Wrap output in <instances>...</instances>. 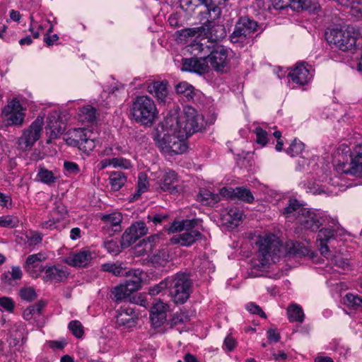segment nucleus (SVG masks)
Listing matches in <instances>:
<instances>
[{"mask_svg": "<svg viewBox=\"0 0 362 362\" xmlns=\"http://www.w3.org/2000/svg\"><path fill=\"white\" fill-rule=\"evenodd\" d=\"M96 109L90 105H86L81 109L83 121L88 123H93L96 121Z\"/></svg>", "mask_w": 362, "mask_h": 362, "instance_id": "79ce46f5", "label": "nucleus"}, {"mask_svg": "<svg viewBox=\"0 0 362 362\" xmlns=\"http://www.w3.org/2000/svg\"><path fill=\"white\" fill-rule=\"evenodd\" d=\"M328 219L327 216L320 212L305 209L301 214L298 222L305 229L317 231Z\"/></svg>", "mask_w": 362, "mask_h": 362, "instance_id": "f8f14e48", "label": "nucleus"}, {"mask_svg": "<svg viewBox=\"0 0 362 362\" xmlns=\"http://www.w3.org/2000/svg\"><path fill=\"white\" fill-rule=\"evenodd\" d=\"M199 196L202 202H208L211 200V202H207V204H211V202H213V203H216L220 200L218 194H215L206 189H201L199 192Z\"/></svg>", "mask_w": 362, "mask_h": 362, "instance_id": "603ef678", "label": "nucleus"}, {"mask_svg": "<svg viewBox=\"0 0 362 362\" xmlns=\"http://www.w3.org/2000/svg\"><path fill=\"white\" fill-rule=\"evenodd\" d=\"M227 216H228V218H226L227 221L231 224L237 226L243 218V211L236 207L230 208L227 209Z\"/></svg>", "mask_w": 362, "mask_h": 362, "instance_id": "37998d69", "label": "nucleus"}, {"mask_svg": "<svg viewBox=\"0 0 362 362\" xmlns=\"http://www.w3.org/2000/svg\"><path fill=\"white\" fill-rule=\"evenodd\" d=\"M218 43L211 42L208 40L206 43L194 42L191 45L192 52L195 54L199 55V57H203L205 61L209 60V56L212 52V49L215 47V45Z\"/></svg>", "mask_w": 362, "mask_h": 362, "instance_id": "7c9ffc66", "label": "nucleus"}, {"mask_svg": "<svg viewBox=\"0 0 362 362\" xmlns=\"http://www.w3.org/2000/svg\"><path fill=\"white\" fill-rule=\"evenodd\" d=\"M303 149L304 144L295 139L286 151L287 154L290 155L291 157H294L301 153Z\"/></svg>", "mask_w": 362, "mask_h": 362, "instance_id": "49530a36", "label": "nucleus"}, {"mask_svg": "<svg viewBox=\"0 0 362 362\" xmlns=\"http://www.w3.org/2000/svg\"><path fill=\"white\" fill-rule=\"evenodd\" d=\"M151 320L152 322V324L155 327H160L166 320V313H164L163 312H161V313L154 312L153 310H151Z\"/></svg>", "mask_w": 362, "mask_h": 362, "instance_id": "3c124183", "label": "nucleus"}, {"mask_svg": "<svg viewBox=\"0 0 362 362\" xmlns=\"http://www.w3.org/2000/svg\"><path fill=\"white\" fill-rule=\"evenodd\" d=\"M281 247V243L274 234H268L261 238L259 241V257L261 264L265 266L269 263L270 258L279 256Z\"/></svg>", "mask_w": 362, "mask_h": 362, "instance_id": "0eeeda50", "label": "nucleus"}, {"mask_svg": "<svg viewBox=\"0 0 362 362\" xmlns=\"http://www.w3.org/2000/svg\"><path fill=\"white\" fill-rule=\"evenodd\" d=\"M127 177L120 171L112 172L109 177V182L113 191H119L126 183Z\"/></svg>", "mask_w": 362, "mask_h": 362, "instance_id": "f704fd0d", "label": "nucleus"}, {"mask_svg": "<svg viewBox=\"0 0 362 362\" xmlns=\"http://www.w3.org/2000/svg\"><path fill=\"white\" fill-rule=\"evenodd\" d=\"M327 40L342 51L351 49L356 42V38L349 30L334 28L327 33Z\"/></svg>", "mask_w": 362, "mask_h": 362, "instance_id": "1a4fd4ad", "label": "nucleus"}, {"mask_svg": "<svg viewBox=\"0 0 362 362\" xmlns=\"http://www.w3.org/2000/svg\"><path fill=\"white\" fill-rule=\"evenodd\" d=\"M112 166L115 168H122L124 169H129L132 168L131 162L124 158H111Z\"/></svg>", "mask_w": 362, "mask_h": 362, "instance_id": "5fc2aeb1", "label": "nucleus"}, {"mask_svg": "<svg viewBox=\"0 0 362 362\" xmlns=\"http://www.w3.org/2000/svg\"><path fill=\"white\" fill-rule=\"evenodd\" d=\"M256 142L262 146H265L267 143V132L262 127L255 128Z\"/></svg>", "mask_w": 362, "mask_h": 362, "instance_id": "6e6d98bb", "label": "nucleus"}, {"mask_svg": "<svg viewBox=\"0 0 362 362\" xmlns=\"http://www.w3.org/2000/svg\"><path fill=\"white\" fill-rule=\"evenodd\" d=\"M288 319L291 322H302L304 320V313L300 307L297 305L289 306L287 309Z\"/></svg>", "mask_w": 362, "mask_h": 362, "instance_id": "ea45409f", "label": "nucleus"}, {"mask_svg": "<svg viewBox=\"0 0 362 362\" xmlns=\"http://www.w3.org/2000/svg\"><path fill=\"white\" fill-rule=\"evenodd\" d=\"M177 174L173 170L165 172L162 178L158 182L159 187L163 192L170 193L178 192L180 188Z\"/></svg>", "mask_w": 362, "mask_h": 362, "instance_id": "412c9836", "label": "nucleus"}, {"mask_svg": "<svg viewBox=\"0 0 362 362\" xmlns=\"http://www.w3.org/2000/svg\"><path fill=\"white\" fill-rule=\"evenodd\" d=\"M344 303L350 308L358 309L362 308V298L352 293H347L345 296Z\"/></svg>", "mask_w": 362, "mask_h": 362, "instance_id": "a18cd8bd", "label": "nucleus"}, {"mask_svg": "<svg viewBox=\"0 0 362 362\" xmlns=\"http://www.w3.org/2000/svg\"><path fill=\"white\" fill-rule=\"evenodd\" d=\"M37 178L41 182L51 186L56 182L59 176L56 175L53 171L40 166L38 169Z\"/></svg>", "mask_w": 362, "mask_h": 362, "instance_id": "72a5a7b5", "label": "nucleus"}, {"mask_svg": "<svg viewBox=\"0 0 362 362\" xmlns=\"http://www.w3.org/2000/svg\"><path fill=\"white\" fill-rule=\"evenodd\" d=\"M66 129V124L63 122L58 112H51L47 117V129L50 131L52 138H57L62 135Z\"/></svg>", "mask_w": 362, "mask_h": 362, "instance_id": "5701e85b", "label": "nucleus"}, {"mask_svg": "<svg viewBox=\"0 0 362 362\" xmlns=\"http://www.w3.org/2000/svg\"><path fill=\"white\" fill-rule=\"evenodd\" d=\"M101 220L106 223L110 226L112 227L115 232L120 231V223L122 221V216L120 213H112L110 214L103 215Z\"/></svg>", "mask_w": 362, "mask_h": 362, "instance_id": "4c0bfd02", "label": "nucleus"}, {"mask_svg": "<svg viewBox=\"0 0 362 362\" xmlns=\"http://www.w3.org/2000/svg\"><path fill=\"white\" fill-rule=\"evenodd\" d=\"M19 220L16 216H0V226L1 227H11L16 228L18 226Z\"/></svg>", "mask_w": 362, "mask_h": 362, "instance_id": "8fccbe9b", "label": "nucleus"}, {"mask_svg": "<svg viewBox=\"0 0 362 362\" xmlns=\"http://www.w3.org/2000/svg\"><path fill=\"white\" fill-rule=\"evenodd\" d=\"M192 291V281L185 273L169 276V294L176 304L185 303Z\"/></svg>", "mask_w": 362, "mask_h": 362, "instance_id": "7ed1b4c3", "label": "nucleus"}, {"mask_svg": "<svg viewBox=\"0 0 362 362\" xmlns=\"http://www.w3.org/2000/svg\"><path fill=\"white\" fill-rule=\"evenodd\" d=\"M0 306L6 311L12 313L15 308V303L11 298L3 296L0 297Z\"/></svg>", "mask_w": 362, "mask_h": 362, "instance_id": "864d4df0", "label": "nucleus"}, {"mask_svg": "<svg viewBox=\"0 0 362 362\" xmlns=\"http://www.w3.org/2000/svg\"><path fill=\"white\" fill-rule=\"evenodd\" d=\"M223 2V0H214L212 2H207L206 4H200L206 7V10L204 12H201L202 16L201 21L202 24H206V29L210 28L212 21L220 18L221 15V9L219 5Z\"/></svg>", "mask_w": 362, "mask_h": 362, "instance_id": "dca6fc26", "label": "nucleus"}, {"mask_svg": "<svg viewBox=\"0 0 362 362\" xmlns=\"http://www.w3.org/2000/svg\"><path fill=\"white\" fill-rule=\"evenodd\" d=\"M231 52L223 45L217 44L212 49L209 56L207 63L210 64L211 68L218 74H227L231 69L230 53Z\"/></svg>", "mask_w": 362, "mask_h": 362, "instance_id": "6e6552de", "label": "nucleus"}, {"mask_svg": "<svg viewBox=\"0 0 362 362\" xmlns=\"http://www.w3.org/2000/svg\"><path fill=\"white\" fill-rule=\"evenodd\" d=\"M267 334V339L270 343H276L280 340V334L276 329H269Z\"/></svg>", "mask_w": 362, "mask_h": 362, "instance_id": "0e129e2a", "label": "nucleus"}, {"mask_svg": "<svg viewBox=\"0 0 362 362\" xmlns=\"http://www.w3.org/2000/svg\"><path fill=\"white\" fill-rule=\"evenodd\" d=\"M69 329L76 338H81L83 335V327L78 320H72L69 323Z\"/></svg>", "mask_w": 362, "mask_h": 362, "instance_id": "09e8293b", "label": "nucleus"}, {"mask_svg": "<svg viewBox=\"0 0 362 362\" xmlns=\"http://www.w3.org/2000/svg\"><path fill=\"white\" fill-rule=\"evenodd\" d=\"M44 259H45V257L42 253L29 255L26 259L23 268L32 278H37L40 272L43 270V268L40 266V263Z\"/></svg>", "mask_w": 362, "mask_h": 362, "instance_id": "4be33fe9", "label": "nucleus"}, {"mask_svg": "<svg viewBox=\"0 0 362 362\" xmlns=\"http://www.w3.org/2000/svg\"><path fill=\"white\" fill-rule=\"evenodd\" d=\"M328 221L326 222L329 224V227L322 228L319 230L317 240L329 243L331 240L335 238L337 233L338 222L336 219L331 218L330 217H328Z\"/></svg>", "mask_w": 362, "mask_h": 362, "instance_id": "c85d7f7f", "label": "nucleus"}, {"mask_svg": "<svg viewBox=\"0 0 362 362\" xmlns=\"http://www.w3.org/2000/svg\"><path fill=\"white\" fill-rule=\"evenodd\" d=\"M286 250L288 254L294 256H306L309 254L308 247L298 242H288L286 245Z\"/></svg>", "mask_w": 362, "mask_h": 362, "instance_id": "e433bc0d", "label": "nucleus"}, {"mask_svg": "<svg viewBox=\"0 0 362 362\" xmlns=\"http://www.w3.org/2000/svg\"><path fill=\"white\" fill-rule=\"evenodd\" d=\"M288 76L293 83L300 86H304L311 78L310 71L303 63L298 64Z\"/></svg>", "mask_w": 362, "mask_h": 362, "instance_id": "393cba45", "label": "nucleus"}, {"mask_svg": "<svg viewBox=\"0 0 362 362\" xmlns=\"http://www.w3.org/2000/svg\"><path fill=\"white\" fill-rule=\"evenodd\" d=\"M166 132L163 136L158 140V146L160 150L170 156L182 154L186 151L187 146L184 140L185 136H181L178 132L163 129Z\"/></svg>", "mask_w": 362, "mask_h": 362, "instance_id": "423d86ee", "label": "nucleus"}, {"mask_svg": "<svg viewBox=\"0 0 362 362\" xmlns=\"http://www.w3.org/2000/svg\"><path fill=\"white\" fill-rule=\"evenodd\" d=\"M206 23L202 24L200 27L185 30L184 31L185 33V35L188 36L204 35L209 40L216 43L226 36V30L223 25L215 26L214 21H212L210 28L206 29Z\"/></svg>", "mask_w": 362, "mask_h": 362, "instance_id": "9b49d317", "label": "nucleus"}, {"mask_svg": "<svg viewBox=\"0 0 362 362\" xmlns=\"http://www.w3.org/2000/svg\"><path fill=\"white\" fill-rule=\"evenodd\" d=\"M168 86L167 81H156L148 83L146 90L157 99L159 103L165 104L169 94Z\"/></svg>", "mask_w": 362, "mask_h": 362, "instance_id": "a211bd4d", "label": "nucleus"}, {"mask_svg": "<svg viewBox=\"0 0 362 362\" xmlns=\"http://www.w3.org/2000/svg\"><path fill=\"white\" fill-rule=\"evenodd\" d=\"M104 247L112 255H117L120 252V247L117 241L113 240L104 242Z\"/></svg>", "mask_w": 362, "mask_h": 362, "instance_id": "4d7b16f0", "label": "nucleus"}, {"mask_svg": "<svg viewBox=\"0 0 362 362\" xmlns=\"http://www.w3.org/2000/svg\"><path fill=\"white\" fill-rule=\"evenodd\" d=\"M19 296L22 300L31 302L36 298V293L33 287H23L19 291Z\"/></svg>", "mask_w": 362, "mask_h": 362, "instance_id": "de8ad7c7", "label": "nucleus"}, {"mask_svg": "<svg viewBox=\"0 0 362 362\" xmlns=\"http://www.w3.org/2000/svg\"><path fill=\"white\" fill-rule=\"evenodd\" d=\"M328 242L317 240V247L322 255L327 257L329 253Z\"/></svg>", "mask_w": 362, "mask_h": 362, "instance_id": "774afa93", "label": "nucleus"}, {"mask_svg": "<svg viewBox=\"0 0 362 362\" xmlns=\"http://www.w3.org/2000/svg\"><path fill=\"white\" fill-rule=\"evenodd\" d=\"M64 168L69 174L76 175L80 172L79 166L74 162L65 161L64 163Z\"/></svg>", "mask_w": 362, "mask_h": 362, "instance_id": "052dcab7", "label": "nucleus"}, {"mask_svg": "<svg viewBox=\"0 0 362 362\" xmlns=\"http://www.w3.org/2000/svg\"><path fill=\"white\" fill-rule=\"evenodd\" d=\"M168 309V304L159 300L158 303H156L153 304L151 310H153L154 312H158V313H166V311Z\"/></svg>", "mask_w": 362, "mask_h": 362, "instance_id": "69168bd1", "label": "nucleus"}, {"mask_svg": "<svg viewBox=\"0 0 362 362\" xmlns=\"http://www.w3.org/2000/svg\"><path fill=\"white\" fill-rule=\"evenodd\" d=\"M131 293L124 284H120L112 291V299L116 302L126 300L130 296Z\"/></svg>", "mask_w": 362, "mask_h": 362, "instance_id": "58836bf2", "label": "nucleus"}, {"mask_svg": "<svg viewBox=\"0 0 362 362\" xmlns=\"http://www.w3.org/2000/svg\"><path fill=\"white\" fill-rule=\"evenodd\" d=\"M116 324L119 326L125 327H132L135 326V312L133 308H121L117 311L115 317Z\"/></svg>", "mask_w": 362, "mask_h": 362, "instance_id": "bb28decb", "label": "nucleus"}, {"mask_svg": "<svg viewBox=\"0 0 362 362\" xmlns=\"http://www.w3.org/2000/svg\"><path fill=\"white\" fill-rule=\"evenodd\" d=\"M169 290V277L162 280L160 283L151 287L148 290V293L151 296H155L165 291L166 289Z\"/></svg>", "mask_w": 362, "mask_h": 362, "instance_id": "c03bdc74", "label": "nucleus"}, {"mask_svg": "<svg viewBox=\"0 0 362 362\" xmlns=\"http://www.w3.org/2000/svg\"><path fill=\"white\" fill-rule=\"evenodd\" d=\"M42 271L45 272L44 279L46 281L59 283L67 278L66 271L59 266L45 267Z\"/></svg>", "mask_w": 362, "mask_h": 362, "instance_id": "cd10ccee", "label": "nucleus"}, {"mask_svg": "<svg viewBox=\"0 0 362 362\" xmlns=\"http://www.w3.org/2000/svg\"><path fill=\"white\" fill-rule=\"evenodd\" d=\"M42 119L37 118L18 139L19 148L23 151L30 150L40 139L42 129Z\"/></svg>", "mask_w": 362, "mask_h": 362, "instance_id": "9d476101", "label": "nucleus"}, {"mask_svg": "<svg viewBox=\"0 0 362 362\" xmlns=\"http://www.w3.org/2000/svg\"><path fill=\"white\" fill-rule=\"evenodd\" d=\"M141 274L142 272L141 270L132 269L129 270L125 275L129 279H127L124 284L127 288V290L131 293H133L141 288L142 282Z\"/></svg>", "mask_w": 362, "mask_h": 362, "instance_id": "c756f323", "label": "nucleus"}, {"mask_svg": "<svg viewBox=\"0 0 362 362\" xmlns=\"http://www.w3.org/2000/svg\"><path fill=\"white\" fill-rule=\"evenodd\" d=\"M291 0H273L272 5L274 9L284 10L288 8H291Z\"/></svg>", "mask_w": 362, "mask_h": 362, "instance_id": "bf43d9fd", "label": "nucleus"}, {"mask_svg": "<svg viewBox=\"0 0 362 362\" xmlns=\"http://www.w3.org/2000/svg\"><path fill=\"white\" fill-rule=\"evenodd\" d=\"M291 9L295 11H315L317 8V0H291Z\"/></svg>", "mask_w": 362, "mask_h": 362, "instance_id": "c9c22d12", "label": "nucleus"}, {"mask_svg": "<svg viewBox=\"0 0 362 362\" xmlns=\"http://www.w3.org/2000/svg\"><path fill=\"white\" fill-rule=\"evenodd\" d=\"M94 257V252L83 249L78 252L74 253L68 257L66 263L73 267H85L89 264Z\"/></svg>", "mask_w": 362, "mask_h": 362, "instance_id": "aec40b11", "label": "nucleus"}, {"mask_svg": "<svg viewBox=\"0 0 362 362\" xmlns=\"http://www.w3.org/2000/svg\"><path fill=\"white\" fill-rule=\"evenodd\" d=\"M176 92L183 95L187 100H192L194 97V87L184 81L179 83L175 87Z\"/></svg>", "mask_w": 362, "mask_h": 362, "instance_id": "a19ab883", "label": "nucleus"}, {"mask_svg": "<svg viewBox=\"0 0 362 362\" xmlns=\"http://www.w3.org/2000/svg\"><path fill=\"white\" fill-rule=\"evenodd\" d=\"M148 232V228L145 223L137 221L132 223L127 228L121 238V247L127 248L132 244L136 243L141 237L145 235Z\"/></svg>", "mask_w": 362, "mask_h": 362, "instance_id": "ddd939ff", "label": "nucleus"}, {"mask_svg": "<svg viewBox=\"0 0 362 362\" xmlns=\"http://www.w3.org/2000/svg\"><path fill=\"white\" fill-rule=\"evenodd\" d=\"M198 220L196 218L193 219H185L182 221H174L168 228L169 233H177L182 230L188 232L190 230H194V228L197 226Z\"/></svg>", "mask_w": 362, "mask_h": 362, "instance_id": "2f4dec72", "label": "nucleus"}, {"mask_svg": "<svg viewBox=\"0 0 362 362\" xmlns=\"http://www.w3.org/2000/svg\"><path fill=\"white\" fill-rule=\"evenodd\" d=\"M237 345V342L230 335H228L223 341V349L228 351H233Z\"/></svg>", "mask_w": 362, "mask_h": 362, "instance_id": "680f3d73", "label": "nucleus"}, {"mask_svg": "<svg viewBox=\"0 0 362 362\" xmlns=\"http://www.w3.org/2000/svg\"><path fill=\"white\" fill-rule=\"evenodd\" d=\"M202 237L203 235L199 230H190L174 235L171 238L170 242L173 244H180L182 246L189 247L201 240Z\"/></svg>", "mask_w": 362, "mask_h": 362, "instance_id": "b1692460", "label": "nucleus"}, {"mask_svg": "<svg viewBox=\"0 0 362 362\" xmlns=\"http://www.w3.org/2000/svg\"><path fill=\"white\" fill-rule=\"evenodd\" d=\"M127 267L123 262H107L101 265V270L112 274L115 276H122L127 274Z\"/></svg>", "mask_w": 362, "mask_h": 362, "instance_id": "473e14b6", "label": "nucleus"}, {"mask_svg": "<svg viewBox=\"0 0 362 362\" xmlns=\"http://www.w3.org/2000/svg\"><path fill=\"white\" fill-rule=\"evenodd\" d=\"M11 279H13V281L16 280H20L21 279L23 276V272L20 267L18 266H12L11 267V272H10Z\"/></svg>", "mask_w": 362, "mask_h": 362, "instance_id": "338daca9", "label": "nucleus"}, {"mask_svg": "<svg viewBox=\"0 0 362 362\" xmlns=\"http://www.w3.org/2000/svg\"><path fill=\"white\" fill-rule=\"evenodd\" d=\"M346 167V164L343 163L341 169L343 173L362 177V144L356 146L351 163L347 168Z\"/></svg>", "mask_w": 362, "mask_h": 362, "instance_id": "f3484780", "label": "nucleus"}, {"mask_svg": "<svg viewBox=\"0 0 362 362\" xmlns=\"http://www.w3.org/2000/svg\"><path fill=\"white\" fill-rule=\"evenodd\" d=\"M209 68L207 62L203 57L182 59V70L184 71L203 74L208 71Z\"/></svg>", "mask_w": 362, "mask_h": 362, "instance_id": "6ab92c4d", "label": "nucleus"}, {"mask_svg": "<svg viewBox=\"0 0 362 362\" xmlns=\"http://www.w3.org/2000/svg\"><path fill=\"white\" fill-rule=\"evenodd\" d=\"M220 194L226 198L238 199L251 204L255 198L251 191L245 187H223L220 189Z\"/></svg>", "mask_w": 362, "mask_h": 362, "instance_id": "2eb2a0df", "label": "nucleus"}, {"mask_svg": "<svg viewBox=\"0 0 362 362\" xmlns=\"http://www.w3.org/2000/svg\"><path fill=\"white\" fill-rule=\"evenodd\" d=\"M257 23L247 16L240 17L230 35V42L236 47H243L248 45L252 34L257 30Z\"/></svg>", "mask_w": 362, "mask_h": 362, "instance_id": "20e7f679", "label": "nucleus"}, {"mask_svg": "<svg viewBox=\"0 0 362 362\" xmlns=\"http://www.w3.org/2000/svg\"><path fill=\"white\" fill-rule=\"evenodd\" d=\"M90 130L77 128L69 130L64 135V139L69 146L78 147L80 151L88 153L95 146L96 141Z\"/></svg>", "mask_w": 362, "mask_h": 362, "instance_id": "39448f33", "label": "nucleus"}, {"mask_svg": "<svg viewBox=\"0 0 362 362\" xmlns=\"http://www.w3.org/2000/svg\"><path fill=\"white\" fill-rule=\"evenodd\" d=\"M2 115L6 125H21L24 114L22 112V107L18 100H13L2 110Z\"/></svg>", "mask_w": 362, "mask_h": 362, "instance_id": "4468645a", "label": "nucleus"}, {"mask_svg": "<svg viewBox=\"0 0 362 362\" xmlns=\"http://www.w3.org/2000/svg\"><path fill=\"white\" fill-rule=\"evenodd\" d=\"M130 114L136 122L151 126L158 117V111L152 98L147 95H138L132 101Z\"/></svg>", "mask_w": 362, "mask_h": 362, "instance_id": "f03ea898", "label": "nucleus"}, {"mask_svg": "<svg viewBox=\"0 0 362 362\" xmlns=\"http://www.w3.org/2000/svg\"><path fill=\"white\" fill-rule=\"evenodd\" d=\"M305 209L298 199L290 198L282 214L286 218H296L298 221Z\"/></svg>", "mask_w": 362, "mask_h": 362, "instance_id": "a878e982", "label": "nucleus"}, {"mask_svg": "<svg viewBox=\"0 0 362 362\" xmlns=\"http://www.w3.org/2000/svg\"><path fill=\"white\" fill-rule=\"evenodd\" d=\"M246 309L252 314L258 315L259 316L266 318L267 315L262 308L254 303H249L246 305Z\"/></svg>", "mask_w": 362, "mask_h": 362, "instance_id": "13d9d810", "label": "nucleus"}, {"mask_svg": "<svg viewBox=\"0 0 362 362\" xmlns=\"http://www.w3.org/2000/svg\"><path fill=\"white\" fill-rule=\"evenodd\" d=\"M168 218L167 214H155L153 216L148 215L147 216L148 222L152 221L155 225L162 223Z\"/></svg>", "mask_w": 362, "mask_h": 362, "instance_id": "e2e57ef3", "label": "nucleus"}, {"mask_svg": "<svg viewBox=\"0 0 362 362\" xmlns=\"http://www.w3.org/2000/svg\"><path fill=\"white\" fill-rule=\"evenodd\" d=\"M161 128L188 137L204 128V117L196 109L187 105L181 114L176 111L168 113L161 122Z\"/></svg>", "mask_w": 362, "mask_h": 362, "instance_id": "f257e3e1", "label": "nucleus"}]
</instances>
